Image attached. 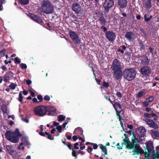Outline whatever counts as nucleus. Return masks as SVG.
Masks as SVG:
<instances>
[{
    "label": "nucleus",
    "mask_w": 159,
    "mask_h": 159,
    "mask_svg": "<svg viewBox=\"0 0 159 159\" xmlns=\"http://www.w3.org/2000/svg\"><path fill=\"white\" fill-rule=\"evenodd\" d=\"M5 136L7 140L11 142L16 143L19 141L18 137H21V134L18 129H16L15 132L11 130L7 131L5 133Z\"/></svg>",
    "instance_id": "obj_1"
},
{
    "label": "nucleus",
    "mask_w": 159,
    "mask_h": 159,
    "mask_svg": "<svg viewBox=\"0 0 159 159\" xmlns=\"http://www.w3.org/2000/svg\"><path fill=\"white\" fill-rule=\"evenodd\" d=\"M124 78L127 80L130 81L133 80L135 78L136 71L134 69L126 68L123 71Z\"/></svg>",
    "instance_id": "obj_2"
},
{
    "label": "nucleus",
    "mask_w": 159,
    "mask_h": 159,
    "mask_svg": "<svg viewBox=\"0 0 159 159\" xmlns=\"http://www.w3.org/2000/svg\"><path fill=\"white\" fill-rule=\"evenodd\" d=\"M41 9L46 14L52 13L54 11V8L51 2L48 1L43 2Z\"/></svg>",
    "instance_id": "obj_3"
},
{
    "label": "nucleus",
    "mask_w": 159,
    "mask_h": 159,
    "mask_svg": "<svg viewBox=\"0 0 159 159\" xmlns=\"http://www.w3.org/2000/svg\"><path fill=\"white\" fill-rule=\"evenodd\" d=\"M46 106H39L35 107L34 110L35 115L39 116H42L46 114Z\"/></svg>",
    "instance_id": "obj_4"
},
{
    "label": "nucleus",
    "mask_w": 159,
    "mask_h": 159,
    "mask_svg": "<svg viewBox=\"0 0 159 159\" xmlns=\"http://www.w3.org/2000/svg\"><path fill=\"white\" fill-rule=\"evenodd\" d=\"M147 149L148 152H144V155L145 158L149 159L150 154L153 153L154 152V147L152 143L148 142L146 145V148L145 150Z\"/></svg>",
    "instance_id": "obj_5"
},
{
    "label": "nucleus",
    "mask_w": 159,
    "mask_h": 159,
    "mask_svg": "<svg viewBox=\"0 0 159 159\" xmlns=\"http://www.w3.org/2000/svg\"><path fill=\"white\" fill-rule=\"evenodd\" d=\"M114 4V1L113 0H106L103 5V7L104 9V13L107 15L108 14L110 9L112 7Z\"/></svg>",
    "instance_id": "obj_6"
},
{
    "label": "nucleus",
    "mask_w": 159,
    "mask_h": 159,
    "mask_svg": "<svg viewBox=\"0 0 159 159\" xmlns=\"http://www.w3.org/2000/svg\"><path fill=\"white\" fill-rule=\"evenodd\" d=\"M151 68L148 66H144L142 67L140 69V72L143 76L147 77L151 73Z\"/></svg>",
    "instance_id": "obj_7"
},
{
    "label": "nucleus",
    "mask_w": 159,
    "mask_h": 159,
    "mask_svg": "<svg viewBox=\"0 0 159 159\" xmlns=\"http://www.w3.org/2000/svg\"><path fill=\"white\" fill-rule=\"evenodd\" d=\"M72 9L76 15L81 14L82 12V7L78 3H73L72 5Z\"/></svg>",
    "instance_id": "obj_8"
},
{
    "label": "nucleus",
    "mask_w": 159,
    "mask_h": 159,
    "mask_svg": "<svg viewBox=\"0 0 159 159\" xmlns=\"http://www.w3.org/2000/svg\"><path fill=\"white\" fill-rule=\"evenodd\" d=\"M111 69L113 71L121 70L120 62L117 59L115 58L113 60L111 65Z\"/></svg>",
    "instance_id": "obj_9"
},
{
    "label": "nucleus",
    "mask_w": 159,
    "mask_h": 159,
    "mask_svg": "<svg viewBox=\"0 0 159 159\" xmlns=\"http://www.w3.org/2000/svg\"><path fill=\"white\" fill-rule=\"evenodd\" d=\"M28 16L31 19L38 23L41 24L43 23L42 18L37 15L31 13L29 14Z\"/></svg>",
    "instance_id": "obj_10"
},
{
    "label": "nucleus",
    "mask_w": 159,
    "mask_h": 159,
    "mask_svg": "<svg viewBox=\"0 0 159 159\" xmlns=\"http://www.w3.org/2000/svg\"><path fill=\"white\" fill-rule=\"evenodd\" d=\"M97 14H98L99 17L98 21L100 24L102 26H105L107 24V21L102 12L99 11Z\"/></svg>",
    "instance_id": "obj_11"
},
{
    "label": "nucleus",
    "mask_w": 159,
    "mask_h": 159,
    "mask_svg": "<svg viewBox=\"0 0 159 159\" xmlns=\"http://www.w3.org/2000/svg\"><path fill=\"white\" fill-rule=\"evenodd\" d=\"M105 36L106 39L110 41H114L116 36L115 33L111 31H108L106 32Z\"/></svg>",
    "instance_id": "obj_12"
},
{
    "label": "nucleus",
    "mask_w": 159,
    "mask_h": 159,
    "mask_svg": "<svg viewBox=\"0 0 159 159\" xmlns=\"http://www.w3.org/2000/svg\"><path fill=\"white\" fill-rule=\"evenodd\" d=\"M46 113H48L47 115L48 116H54L56 114L57 109L54 107L51 106H46Z\"/></svg>",
    "instance_id": "obj_13"
},
{
    "label": "nucleus",
    "mask_w": 159,
    "mask_h": 159,
    "mask_svg": "<svg viewBox=\"0 0 159 159\" xmlns=\"http://www.w3.org/2000/svg\"><path fill=\"white\" fill-rule=\"evenodd\" d=\"M132 149H134L133 151L134 153V155L137 154H144V152L143 150L140 147L139 145H135L133 147Z\"/></svg>",
    "instance_id": "obj_14"
},
{
    "label": "nucleus",
    "mask_w": 159,
    "mask_h": 159,
    "mask_svg": "<svg viewBox=\"0 0 159 159\" xmlns=\"http://www.w3.org/2000/svg\"><path fill=\"white\" fill-rule=\"evenodd\" d=\"M113 73L114 78L117 80H119L123 76V72L121 70L113 71Z\"/></svg>",
    "instance_id": "obj_15"
},
{
    "label": "nucleus",
    "mask_w": 159,
    "mask_h": 159,
    "mask_svg": "<svg viewBox=\"0 0 159 159\" xmlns=\"http://www.w3.org/2000/svg\"><path fill=\"white\" fill-rule=\"evenodd\" d=\"M140 60L143 64L145 65H148L149 63L150 60L148 57L145 55L140 57Z\"/></svg>",
    "instance_id": "obj_16"
},
{
    "label": "nucleus",
    "mask_w": 159,
    "mask_h": 159,
    "mask_svg": "<svg viewBox=\"0 0 159 159\" xmlns=\"http://www.w3.org/2000/svg\"><path fill=\"white\" fill-rule=\"evenodd\" d=\"M131 143L129 138H125L123 139V141L121 143L122 146L123 145L126 146V148L131 149L132 147L131 145Z\"/></svg>",
    "instance_id": "obj_17"
},
{
    "label": "nucleus",
    "mask_w": 159,
    "mask_h": 159,
    "mask_svg": "<svg viewBox=\"0 0 159 159\" xmlns=\"http://www.w3.org/2000/svg\"><path fill=\"white\" fill-rule=\"evenodd\" d=\"M127 3V0H118L117 7L120 9L125 8L126 7Z\"/></svg>",
    "instance_id": "obj_18"
},
{
    "label": "nucleus",
    "mask_w": 159,
    "mask_h": 159,
    "mask_svg": "<svg viewBox=\"0 0 159 159\" xmlns=\"http://www.w3.org/2000/svg\"><path fill=\"white\" fill-rule=\"evenodd\" d=\"M146 121L148 124L150 126L155 129H157L158 128V126L157 124L152 120L150 119H146Z\"/></svg>",
    "instance_id": "obj_19"
},
{
    "label": "nucleus",
    "mask_w": 159,
    "mask_h": 159,
    "mask_svg": "<svg viewBox=\"0 0 159 159\" xmlns=\"http://www.w3.org/2000/svg\"><path fill=\"white\" fill-rule=\"evenodd\" d=\"M146 130L144 127L140 126L139 128L138 135L141 137H144L146 134Z\"/></svg>",
    "instance_id": "obj_20"
},
{
    "label": "nucleus",
    "mask_w": 159,
    "mask_h": 159,
    "mask_svg": "<svg viewBox=\"0 0 159 159\" xmlns=\"http://www.w3.org/2000/svg\"><path fill=\"white\" fill-rule=\"evenodd\" d=\"M143 7L147 8L150 9L152 7L151 0H143Z\"/></svg>",
    "instance_id": "obj_21"
},
{
    "label": "nucleus",
    "mask_w": 159,
    "mask_h": 159,
    "mask_svg": "<svg viewBox=\"0 0 159 159\" xmlns=\"http://www.w3.org/2000/svg\"><path fill=\"white\" fill-rule=\"evenodd\" d=\"M112 104L116 111L123 110L122 106L119 102L114 101Z\"/></svg>",
    "instance_id": "obj_22"
},
{
    "label": "nucleus",
    "mask_w": 159,
    "mask_h": 159,
    "mask_svg": "<svg viewBox=\"0 0 159 159\" xmlns=\"http://www.w3.org/2000/svg\"><path fill=\"white\" fill-rule=\"evenodd\" d=\"M39 134L40 135L44 137H46L45 135H47L48 136L47 138L50 140H53L54 139V137L47 131L45 132L44 133L43 132H40Z\"/></svg>",
    "instance_id": "obj_23"
},
{
    "label": "nucleus",
    "mask_w": 159,
    "mask_h": 159,
    "mask_svg": "<svg viewBox=\"0 0 159 159\" xmlns=\"http://www.w3.org/2000/svg\"><path fill=\"white\" fill-rule=\"evenodd\" d=\"M132 134L133 136H132V142L131 143V145L132 147V148L133 146H135V145H138L137 143L138 142V138H136L135 136L134 135L133 132H132Z\"/></svg>",
    "instance_id": "obj_24"
},
{
    "label": "nucleus",
    "mask_w": 159,
    "mask_h": 159,
    "mask_svg": "<svg viewBox=\"0 0 159 159\" xmlns=\"http://www.w3.org/2000/svg\"><path fill=\"white\" fill-rule=\"evenodd\" d=\"M134 33L131 31H127L125 34V37L128 40L131 41L132 39V37L134 35Z\"/></svg>",
    "instance_id": "obj_25"
},
{
    "label": "nucleus",
    "mask_w": 159,
    "mask_h": 159,
    "mask_svg": "<svg viewBox=\"0 0 159 159\" xmlns=\"http://www.w3.org/2000/svg\"><path fill=\"white\" fill-rule=\"evenodd\" d=\"M69 35L72 40L79 36L75 32L72 30L69 31Z\"/></svg>",
    "instance_id": "obj_26"
},
{
    "label": "nucleus",
    "mask_w": 159,
    "mask_h": 159,
    "mask_svg": "<svg viewBox=\"0 0 159 159\" xmlns=\"http://www.w3.org/2000/svg\"><path fill=\"white\" fill-rule=\"evenodd\" d=\"M72 40L75 45H79L81 43V39L79 36L74 39Z\"/></svg>",
    "instance_id": "obj_27"
},
{
    "label": "nucleus",
    "mask_w": 159,
    "mask_h": 159,
    "mask_svg": "<svg viewBox=\"0 0 159 159\" xmlns=\"http://www.w3.org/2000/svg\"><path fill=\"white\" fill-rule=\"evenodd\" d=\"M100 146L102 151L104 153V155H107V150L106 146H103L102 144H100Z\"/></svg>",
    "instance_id": "obj_28"
},
{
    "label": "nucleus",
    "mask_w": 159,
    "mask_h": 159,
    "mask_svg": "<svg viewBox=\"0 0 159 159\" xmlns=\"http://www.w3.org/2000/svg\"><path fill=\"white\" fill-rule=\"evenodd\" d=\"M152 136L157 139H159V131L156 130H152Z\"/></svg>",
    "instance_id": "obj_29"
},
{
    "label": "nucleus",
    "mask_w": 159,
    "mask_h": 159,
    "mask_svg": "<svg viewBox=\"0 0 159 159\" xmlns=\"http://www.w3.org/2000/svg\"><path fill=\"white\" fill-rule=\"evenodd\" d=\"M139 46L140 47V50L142 51V50H144L145 49V46L143 42L141 41L139 43Z\"/></svg>",
    "instance_id": "obj_30"
},
{
    "label": "nucleus",
    "mask_w": 159,
    "mask_h": 159,
    "mask_svg": "<svg viewBox=\"0 0 159 159\" xmlns=\"http://www.w3.org/2000/svg\"><path fill=\"white\" fill-rule=\"evenodd\" d=\"M20 3L23 5L28 4L29 2V0H18Z\"/></svg>",
    "instance_id": "obj_31"
},
{
    "label": "nucleus",
    "mask_w": 159,
    "mask_h": 159,
    "mask_svg": "<svg viewBox=\"0 0 159 159\" xmlns=\"http://www.w3.org/2000/svg\"><path fill=\"white\" fill-rule=\"evenodd\" d=\"M66 118V116L62 115H60L58 116V120L60 122L62 121H64Z\"/></svg>",
    "instance_id": "obj_32"
},
{
    "label": "nucleus",
    "mask_w": 159,
    "mask_h": 159,
    "mask_svg": "<svg viewBox=\"0 0 159 159\" xmlns=\"http://www.w3.org/2000/svg\"><path fill=\"white\" fill-rule=\"evenodd\" d=\"M152 18V16L151 15L149 18H147V15L146 14H145L144 15V18L145 21L146 22L149 21Z\"/></svg>",
    "instance_id": "obj_33"
},
{
    "label": "nucleus",
    "mask_w": 159,
    "mask_h": 159,
    "mask_svg": "<svg viewBox=\"0 0 159 159\" xmlns=\"http://www.w3.org/2000/svg\"><path fill=\"white\" fill-rule=\"evenodd\" d=\"M149 49L150 52L152 53V54H154V55H156L157 54L156 50H154V48L150 47L149 48Z\"/></svg>",
    "instance_id": "obj_34"
},
{
    "label": "nucleus",
    "mask_w": 159,
    "mask_h": 159,
    "mask_svg": "<svg viewBox=\"0 0 159 159\" xmlns=\"http://www.w3.org/2000/svg\"><path fill=\"white\" fill-rule=\"evenodd\" d=\"M23 98V97L22 96V94L21 92H20L19 93V101L22 103L23 102L22 99Z\"/></svg>",
    "instance_id": "obj_35"
},
{
    "label": "nucleus",
    "mask_w": 159,
    "mask_h": 159,
    "mask_svg": "<svg viewBox=\"0 0 159 159\" xmlns=\"http://www.w3.org/2000/svg\"><path fill=\"white\" fill-rule=\"evenodd\" d=\"M5 74L10 78V79H12L13 77V75H14V74L11 71H10L8 72Z\"/></svg>",
    "instance_id": "obj_36"
},
{
    "label": "nucleus",
    "mask_w": 159,
    "mask_h": 159,
    "mask_svg": "<svg viewBox=\"0 0 159 159\" xmlns=\"http://www.w3.org/2000/svg\"><path fill=\"white\" fill-rule=\"evenodd\" d=\"M156 158L159 159V152L158 151L156 152L155 154L152 155V159H155Z\"/></svg>",
    "instance_id": "obj_37"
},
{
    "label": "nucleus",
    "mask_w": 159,
    "mask_h": 159,
    "mask_svg": "<svg viewBox=\"0 0 159 159\" xmlns=\"http://www.w3.org/2000/svg\"><path fill=\"white\" fill-rule=\"evenodd\" d=\"M3 80L6 82H9V80L11 79L7 75L5 74L3 76Z\"/></svg>",
    "instance_id": "obj_38"
},
{
    "label": "nucleus",
    "mask_w": 159,
    "mask_h": 159,
    "mask_svg": "<svg viewBox=\"0 0 159 159\" xmlns=\"http://www.w3.org/2000/svg\"><path fill=\"white\" fill-rule=\"evenodd\" d=\"M16 86V85L14 83H11L9 86V88L12 90L15 89Z\"/></svg>",
    "instance_id": "obj_39"
},
{
    "label": "nucleus",
    "mask_w": 159,
    "mask_h": 159,
    "mask_svg": "<svg viewBox=\"0 0 159 159\" xmlns=\"http://www.w3.org/2000/svg\"><path fill=\"white\" fill-rule=\"evenodd\" d=\"M6 51V50L5 49H2L0 51V56L1 57H4L5 55V52Z\"/></svg>",
    "instance_id": "obj_40"
},
{
    "label": "nucleus",
    "mask_w": 159,
    "mask_h": 159,
    "mask_svg": "<svg viewBox=\"0 0 159 159\" xmlns=\"http://www.w3.org/2000/svg\"><path fill=\"white\" fill-rule=\"evenodd\" d=\"M154 99V98L153 96H151L150 97L147 98L146 100L148 102H150L152 101Z\"/></svg>",
    "instance_id": "obj_41"
},
{
    "label": "nucleus",
    "mask_w": 159,
    "mask_h": 159,
    "mask_svg": "<svg viewBox=\"0 0 159 159\" xmlns=\"http://www.w3.org/2000/svg\"><path fill=\"white\" fill-rule=\"evenodd\" d=\"M75 131L78 130L81 134V135H83V130L82 128L79 127L75 129Z\"/></svg>",
    "instance_id": "obj_42"
},
{
    "label": "nucleus",
    "mask_w": 159,
    "mask_h": 159,
    "mask_svg": "<svg viewBox=\"0 0 159 159\" xmlns=\"http://www.w3.org/2000/svg\"><path fill=\"white\" fill-rule=\"evenodd\" d=\"M102 86L106 88H107L109 86V84L105 81L103 82Z\"/></svg>",
    "instance_id": "obj_43"
},
{
    "label": "nucleus",
    "mask_w": 159,
    "mask_h": 159,
    "mask_svg": "<svg viewBox=\"0 0 159 159\" xmlns=\"http://www.w3.org/2000/svg\"><path fill=\"white\" fill-rule=\"evenodd\" d=\"M37 98L39 100V102H42L43 100V98L42 96L40 94H38L37 95Z\"/></svg>",
    "instance_id": "obj_44"
},
{
    "label": "nucleus",
    "mask_w": 159,
    "mask_h": 159,
    "mask_svg": "<svg viewBox=\"0 0 159 159\" xmlns=\"http://www.w3.org/2000/svg\"><path fill=\"white\" fill-rule=\"evenodd\" d=\"M56 129L58 130V132L59 133H61L62 132V126L61 125H59L57 126L56 128Z\"/></svg>",
    "instance_id": "obj_45"
},
{
    "label": "nucleus",
    "mask_w": 159,
    "mask_h": 159,
    "mask_svg": "<svg viewBox=\"0 0 159 159\" xmlns=\"http://www.w3.org/2000/svg\"><path fill=\"white\" fill-rule=\"evenodd\" d=\"M15 63H18L19 64L21 62L20 60L19 59L18 57H16L15 58Z\"/></svg>",
    "instance_id": "obj_46"
},
{
    "label": "nucleus",
    "mask_w": 159,
    "mask_h": 159,
    "mask_svg": "<svg viewBox=\"0 0 159 159\" xmlns=\"http://www.w3.org/2000/svg\"><path fill=\"white\" fill-rule=\"evenodd\" d=\"M143 92L142 91H141L137 94V97L138 98H140L143 96Z\"/></svg>",
    "instance_id": "obj_47"
},
{
    "label": "nucleus",
    "mask_w": 159,
    "mask_h": 159,
    "mask_svg": "<svg viewBox=\"0 0 159 159\" xmlns=\"http://www.w3.org/2000/svg\"><path fill=\"white\" fill-rule=\"evenodd\" d=\"M72 155L74 157H75V159L76 158H77V155L76 154V152L75 150H73V149H72Z\"/></svg>",
    "instance_id": "obj_48"
},
{
    "label": "nucleus",
    "mask_w": 159,
    "mask_h": 159,
    "mask_svg": "<svg viewBox=\"0 0 159 159\" xmlns=\"http://www.w3.org/2000/svg\"><path fill=\"white\" fill-rule=\"evenodd\" d=\"M20 65L21 66V68L22 69H26L27 68V66L26 64L22 63Z\"/></svg>",
    "instance_id": "obj_49"
},
{
    "label": "nucleus",
    "mask_w": 159,
    "mask_h": 159,
    "mask_svg": "<svg viewBox=\"0 0 159 159\" xmlns=\"http://www.w3.org/2000/svg\"><path fill=\"white\" fill-rule=\"evenodd\" d=\"M44 99L45 101H49L50 100V98L49 96L46 95L44 97Z\"/></svg>",
    "instance_id": "obj_50"
},
{
    "label": "nucleus",
    "mask_w": 159,
    "mask_h": 159,
    "mask_svg": "<svg viewBox=\"0 0 159 159\" xmlns=\"http://www.w3.org/2000/svg\"><path fill=\"white\" fill-rule=\"evenodd\" d=\"M142 104L144 106L146 107H148L149 105L148 102L147 101L143 102H142Z\"/></svg>",
    "instance_id": "obj_51"
},
{
    "label": "nucleus",
    "mask_w": 159,
    "mask_h": 159,
    "mask_svg": "<svg viewBox=\"0 0 159 159\" xmlns=\"http://www.w3.org/2000/svg\"><path fill=\"white\" fill-rule=\"evenodd\" d=\"M91 145L93 146V149H96L98 148V145L96 143H91Z\"/></svg>",
    "instance_id": "obj_52"
},
{
    "label": "nucleus",
    "mask_w": 159,
    "mask_h": 159,
    "mask_svg": "<svg viewBox=\"0 0 159 159\" xmlns=\"http://www.w3.org/2000/svg\"><path fill=\"white\" fill-rule=\"evenodd\" d=\"M105 26H102L100 27V29H103L104 32H107V29Z\"/></svg>",
    "instance_id": "obj_53"
},
{
    "label": "nucleus",
    "mask_w": 159,
    "mask_h": 159,
    "mask_svg": "<svg viewBox=\"0 0 159 159\" xmlns=\"http://www.w3.org/2000/svg\"><path fill=\"white\" fill-rule=\"evenodd\" d=\"M79 145V143L77 142L75 143L74 144V148L75 149H79V147H78L77 146H78Z\"/></svg>",
    "instance_id": "obj_54"
},
{
    "label": "nucleus",
    "mask_w": 159,
    "mask_h": 159,
    "mask_svg": "<svg viewBox=\"0 0 159 159\" xmlns=\"http://www.w3.org/2000/svg\"><path fill=\"white\" fill-rule=\"evenodd\" d=\"M105 98H106V99H107V100H108V101H109L112 104L114 102H112L110 99V98L109 97V96H106L105 97Z\"/></svg>",
    "instance_id": "obj_55"
},
{
    "label": "nucleus",
    "mask_w": 159,
    "mask_h": 159,
    "mask_svg": "<svg viewBox=\"0 0 159 159\" xmlns=\"http://www.w3.org/2000/svg\"><path fill=\"white\" fill-rule=\"evenodd\" d=\"M93 148L90 146H88V149L87 150V152L90 153L93 151Z\"/></svg>",
    "instance_id": "obj_56"
},
{
    "label": "nucleus",
    "mask_w": 159,
    "mask_h": 159,
    "mask_svg": "<svg viewBox=\"0 0 159 159\" xmlns=\"http://www.w3.org/2000/svg\"><path fill=\"white\" fill-rule=\"evenodd\" d=\"M121 111V110H119V111H116V114H117V115L119 117V118H121V116H120V113L121 112V111Z\"/></svg>",
    "instance_id": "obj_57"
},
{
    "label": "nucleus",
    "mask_w": 159,
    "mask_h": 159,
    "mask_svg": "<svg viewBox=\"0 0 159 159\" xmlns=\"http://www.w3.org/2000/svg\"><path fill=\"white\" fill-rule=\"evenodd\" d=\"M144 116L147 117V118H150L151 117V115L150 114H149V113H144Z\"/></svg>",
    "instance_id": "obj_58"
},
{
    "label": "nucleus",
    "mask_w": 159,
    "mask_h": 159,
    "mask_svg": "<svg viewBox=\"0 0 159 159\" xmlns=\"http://www.w3.org/2000/svg\"><path fill=\"white\" fill-rule=\"evenodd\" d=\"M117 96L119 98H121L122 97V94L120 92H117L116 93Z\"/></svg>",
    "instance_id": "obj_59"
},
{
    "label": "nucleus",
    "mask_w": 159,
    "mask_h": 159,
    "mask_svg": "<svg viewBox=\"0 0 159 159\" xmlns=\"http://www.w3.org/2000/svg\"><path fill=\"white\" fill-rule=\"evenodd\" d=\"M66 145L68 147L69 149L72 150V149H73V148H72V147H71V143L70 142H69Z\"/></svg>",
    "instance_id": "obj_60"
},
{
    "label": "nucleus",
    "mask_w": 159,
    "mask_h": 159,
    "mask_svg": "<svg viewBox=\"0 0 159 159\" xmlns=\"http://www.w3.org/2000/svg\"><path fill=\"white\" fill-rule=\"evenodd\" d=\"M26 83L27 85H30L31 84L32 82L30 80H27L26 81Z\"/></svg>",
    "instance_id": "obj_61"
},
{
    "label": "nucleus",
    "mask_w": 159,
    "mask_h": 159,
    "mask_svg": "<svg viewBox=\"0 0 159 159\" xmlns=\"http://www.w3.org/2000/svg\"><path fill=\"white\" fill-rule=\"evenodd\" d=\"M151 115L153 117H156V118H155V119H156L158 118V116H157V114L154 113H151Z\"/></svg>",
    "instance_id": "obj_62"
},
{
    "label": "nucleus",
    "mask_w": 159,
    "mask_h": 159,
    "mask_svg": "<svg viewBox=\"0 0 159 159\" xmlns=\"http://www.w3.org/2000/svg\"><path fill=\"white\" fill-rule=\"evenodd\" d=\"M116 146H117V148L119 150H121L122 149V148L120 147L119 143H117L116 145Z\"/></svg>",
    "instance_id": "obj_63"
},
{
    "label": "nucleus",
    "mask_w": 159,
    "mask_h": 159,
    "mask_svg": "<svg viewBox=\"0 0 159 159\" xmlns=\"http://www.w3.org/2000/svg\"><path fill=\"white\" fill-rule=\"evenodd\" d=\"M1 68L3 70L5 71H6L7 70V68L5 65H3L2 66Z\"/></svg>",
    "instance_id": "obj_64"
}]
</instances>
